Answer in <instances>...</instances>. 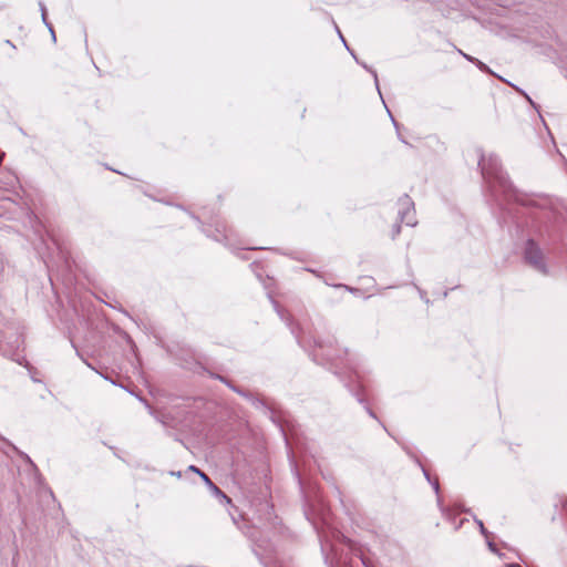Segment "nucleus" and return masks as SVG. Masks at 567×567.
Here are the masks:
<instances>
[{
  "label": "nucleus",
  "instance_id": "11",
  "mask_svg": "<svg viewBox=\"0 0 567 567\" xmlns=\"http://www.w3.org/2000/svg\"><path fill=\"white\" fill-rule=\"evenodd\" d=\"M488 547L491 548V550L496 551V548L492 543H488Z\"/></svg>",
  "mask_w": 567,
  "mask_h": 567
},
{
  "label": "nucleus",
  "instance_id": "9",
  "mask_svg": "<svg viewBox=\"0 0 567 567\" xmlns=\"http://www.w3.org/2000/svg\"><path fill=\"white\" fill-rule=\"evenodd\" d=\"M399 233H400V226L396 225L395 228H394V235L393 236H396Z\"/></svg>",
  "mask_w": 567,
  "mask_h": 567
},
{
  "label": "nucleus",
  "instance_id": "3",
  "mask_svg": "<svg viewBox=\"0 0 567 567\" xmlns=\"http://www.w3.org/2000/svg\"><path fill=\"white\" fill-rule=\"evenodd\" d=\"M525 258L536 269L545 272V264L543 262V255L538 246L533 241L528 240L525 247Z\"/></svg>",
  "mask_w": 567,
  "mask_h": 567
},
{
  "label": "nucleus",
  "instance_id": "2",
  "mask_svg": "<svg viewBox=\"0 0 567 567\" xmlns=\"http://www.w3.org/2000/svg\"><path fill=\"white\" fill-rule=\"evenodd\" d=\"M399 205V218L402 224H405L406 226H415L416 219H415V209H414V203L413 200L408 196L404 195L401 197L398 202Z\"/></svg>",
  "mask_w": 567,
  "mask_h": 567
},
{
  "label": "nucleus",
  "instance_id": "6",
  "mask_svg": "<svg viewBox=\"0 0 567 567\" xmlns=\"http://www.w3.org/2000/svg\"><path fill=\"white\" fill-rule=\"evenodd\" d=\"M481 70L483 71H488V68L483 63L481 62L480 60L476 59V61L474 62Z\"/></svg>",
  "mask_w": 567,
  "mask_h": 567
},
{
  "label": "nucleus",
  "instance_id": "7",
  "mask_svg": "<svg viewBox=\"0 0 567 567\" xmlns=\"http://www.w3.org/2000/svg\"><path fill=\"white\" fill-rule=\"evenodd\" d=\"M477 524H478V526H480V530H481V533H482L483 535H485V536H486V535H487V530H486V528L484 527L483 522H482V520H477Z\"/></svg>",
  "mask_w": 567,
  "mask_h": 567
},
{
  "label": "nucleus",
  "instance_id": "5",
  "mask_svg": "<svg viewBox=\"0 0 567 567\" xmlns=\"http://www.w3.org/2000/svg\"><path fill=\"white\" fill-rule=\"evenodd\" d=\"M457 51H458V53H460L462 56H464L467 61H470V62H472V63H474V62L476 61V59H475V58H473V56H471V55H468V54L464 53L462 50H457Z\"/></svg>",
  "mask_w": 567,
  "mask_h": 567
},
{
  "label": "nucleus",
  "instance_id": "1",
  "mask_svg": "<svg viewBox=\"0 0 567 567\" xmlns=\"http://www.w3.org/2000/svg\"><path fill=\"white\" fill-rule=\"evenodd\" d=\"M478 165L493 196L502 193L507 199L516 198V192L496 157L482 156Z\"/></svg>",
  "mask_w": 567,
  "mask_h": 567
},
{
  "label": "nucleus",
  "instance_id": "10",
  "mask_svg": "<svg viewBox=\"0 0 567 567\" xmlns=\"http://www.w3.org/2000/svg\"><path fill=\"white\" fill-rule=\"evenodd\" d=\"M433 487H434L435 492H439V482L437 481H435L433 483Z\"/></svg>",
  "mask_w": 567,
  "mask_h": 567
},
{
  "label": "nucleus",
  "instance_id": "4",
  "mask_svg": "<svg viewBox=\"0 0 567 567\" xmlns=\"http://www.w3.org/2000/svg\"><path fill=\"white\" fill-rule=\"evenodd\" d=\"M198 475L214 494L221 496L227 502H230V499L212 482V480L204 472H198Z\"/></svg>",
  "mask_w": 567,
  "mask_h": 567
},
{
  "label": "nucleus",
  "instance_id": "8",
  "mask_svg": "<svg viewBox=\"0 0 567 567\" xmlns=\"http://www.w3.org/2000/svg\"><path fill=\"white\" fill-rule=\"evenodd\" d=\"M189 470H190L192 472L197 473V474H198V472H200V471H199L196 466H194V465H190V466H189Z\"/></svg>",
  "mask_w": 567,
  "mask_h": 567
}]
</instances>
